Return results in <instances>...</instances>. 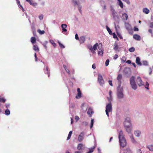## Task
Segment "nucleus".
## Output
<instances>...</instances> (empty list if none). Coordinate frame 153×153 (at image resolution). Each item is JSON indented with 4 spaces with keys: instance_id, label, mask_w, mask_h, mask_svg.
Listing matches in <instances>:
<instances>
[{
    "instance_id": "a19ab883",
    "label": "nucleus",
    "mask_w": 153,
    "mask_h": 153,
    "mask_svg": "<svg viewBox=\"0 0 153 153\" xmlns=\"http://www.w3.org/2000/svg\"><path fill=\"white\" fill-rule=\"evenodd\" d=\"M122 78V75L121 74H119L117 78V79L118 81L121 80Z\"/></svg>"
},
{
    "instance_id": "e2e57ef3",
    "label": "nucleus",
    "mask_w": 153,
    "mask_h": 153,
    "mask_svg": "<svg viewBox=\"0 0 153 153\" xmlns=\"http://www.w3.org/2000/svg\"><path fill=\"white\" fill-rule=\"evenodd\" d=\"M39 17L40 20H42L43 19V15H41L39 16Z\"/></svg>"
},
{
    "instance_id": "cd10ccee",
    "label": "nucleus",
    "mask_w": 153,
    "mask_h": 153,
    "mask_svg": "<svg viewBox=\"0 0 153 153\" xmlns=\"http://www.w3.org/2000/svg\"><path fill=\"white\" fill-rule=\"evenodd\" d=\"M31 29L33 33H35V27L34 26V24L33 23L31 25Z\"/></svg>"
},
{
    "instance_id": "680f3d73",
    "label": "nucleus",
    "mask_w": 153,
    "mask_h": 153,
    "mask_svg": "<svg viewBox=\"0 0 153 153\" xmlns=\"http://www.w3.org/2000/svg\"><path fill=\"white\" fill-rule=\"evenodd\" d=\"M10 104L9 103H6L5 104V107L7 109H8V108L10 107Z\"/></svg>"
},
{
    "instance_id": "aec40b11",
    "label": "nucleus",
    "mask_w": 153,
    "mask_h": 153,
    "mask_svg": "<svg viewBox=\"0 0 153 153\" xmlns=\"http://www.w3.org/2000/svg\"><path fill=\"white\" fill-rule=\"evenodd\" d=\"M130 137L131 140V142L134 144L137 143V142L136 140L134 139V137L133 136V134H131V135H130Z\"/></svg>"
},
{
    "instance_id": "473e14b6",
    "label": "nucleus",
    "mask_w": 153,
    "mask_h": 153,
    "mask_svg": "<svg viewBox=\"0 0 153 153\" xmlns=\"http://www.w3.org/2000/svg\"><path fill=\"white\" fill-rule=\"evenodd\" d=\"M95 147L94 146L92 147L89 148V151L88 152L89 153H91L93 152L94 149L95 148Z\"/></svg>"
},
{
    "instance_id": "4d7b16f0",
    "label": "nucleus",
    "mask_w": 153,
    "mask_h": 153,
    "mask_svg": "<svg viewBox=\"0 0 153 153\" xmlns=\"http://www.w3.org/2000/svg\"><path fill=\"white\" fill-rule=\"evenodd\" d=\"M119 5H120V7L121 8H123V2H122V1H120L119 2Z\"/></svg>"
},
{
    "instance_id": "c9c22d12",
    "label": "nucleus",
    "mask_w": 153,
    "mask_h": 153,
    "mask_svg": "<svg viewBox=\"0 0 153 153\" xmlns=\"http://www.w3.org/2000/svg\"><path fill=\"white\" fill-rule=\"evenodd\" d=\"M142 65L145 66H147L148 65V62L146 61L145 60L142 62Z\"/></svg>"
},
{
    "instance_id": "0eeeda50",
    "label": "nucleus",
    "mask_w": 153,
    "mask_h": 153,
    "mask_svg": "<svg viewBox=\"0 0 153 153\" xmlns=\"http://www.w3.org/2000/svg\"><path fill=\"white\" fill-rule=\"evenodd\" d=\"M112 105L111 103H108L106 105L105 111L112 112Z\"/></svg>"
},
{
    "instance_id": "20e7f679",
    "label": "nucleus",
    "mask_w": 153,
    "mask_h": 153,
    "mask_svg": "<svg viewBox=\"0 0 153 153\" xmlns=\"http://www.w3.org/2000/svg\"><path fill=\"white\" fill-rule=\"evenodd\" d=\"M130 82L132 88L134 90H136L137 88V86L135 80L134 76H131L130 78Z\"/></svg>"
},
{
    "instance_id": "3c124183",
    "label": "nucleus",
    "mask_w": 153,
    "mask_h": 153,
    "mask_svg": "<svg viewBox=\"0 0 153 153\" xmlns=\"http://www.w3.org/2000/svg\"><path fill=\"white\" fill-rule=\"evenodd\" d=\"M88 123L87 122L84 121L82 123V125L84 126H86L88 125Z\"/></svg>"
},
{
    "instance_id": "6e6552de",
    "label": "nucleus",
    "mask_w": 153,
    "mask_h": 153,
    "mask_svg": "<svg viewBox=\"0 0 153 153\" xmlns=\"http://www.w3.org/2000/svg\"><path fill=\"white\" fill-rule=\"evenodd\" d=\"M85 133L84 131L81 132L78 137V140L79 142L82 141L84 139Z\"/></svg>"
},
{
    "instance_id": "13d9d810",
    "label": "nucleus",
    "mask_w": 153,
    "mask_h": 153,
    "mask_svg": "<svg viewBox=\"0 0 153 153\" xmlns=\"http://www.w3.org/2000/svg\"><path fill=\"white\" fill-rule=\"evenodd\" d=\"M30 4L34 7H35L37 5V3H33L32 1L31 2V4Z\"/></svg>"
},
{
    "instance_id": "37998d69",
    "label": "nucleus",
    "mask_w": 153,
    "mask_h": 153,
    "mask_svg": "<svg viewBox=\"0 0 153 153\" xmlns=\"http://www.w3.org/2000/svg\"><path fill=\"white\" fill-rule=\"evenodd\" d=\"M135 50V48L133 47H131L128 49V51L131 52H134Z\"/></svg>"
},
{
    "instance_id": "5701e85b",
    "label": "nucleus",
    "mask_w": 153,
    "mask_h": 153,
    "mask_svg": "<svg viewBox=\"0 0 153 153\" xmlns=\"http://www.w3.org/2000/svg\"><path fill=\"white\" fill-rule=\"evenodd\" d=\"M45 74H48V76L49 77L50 76V70H48V67L47 66L45 70Z\"/></svg>"
},
{
    "instance_id": "f3484780",
    "label": "nucleus",
    "mask_w": 153,
    "mask_h": 153,
    "mask_svg": "<svg viewBox=\"0 0 153 153\" xmlns=\"http://www.w3.org/2000/svg\"><path fill=\"white\" fill-rule=\"evenodd\" d=\"M133 38L134 39L138 41H139L141 39L140 36L137 34H134L133 36Z\"/></svg>"
},
{
    "instance_id": "4be33fe9",
    "label": "nucleus",
    "mask_w": 153,
    "mask_h": 153,
    "mask_svg": "<svg viewBox=\"0 0 153 153\" xmlns=\"http://www.w3.org/2000/svg\"><path fill=\"white\" fill-rule=\"evenodd\" d=\"M141 134V132L140 131L137 130L135 131H134V134L137 137H139Z\"/></svg>"
},
{
    "instance_id": "f03ea898",
    "label": "nucleus",
    "mask_w": 153,
    "mask_h": 153,
    "mask_svg": "<svg viewBox=\"0 0 153 153\" xmlns=\"http://www.w3.org/2000/svg\"><path fill=\"white\" fill-rule=\"evenodd\" d=\"M71 1L74 6L78 8L79 12L81 14L82 6L81 5L79 0H71Z\"/></svg>"
},
{
    "instance_id": "09e8293b",
    "label": "nucleus",
    "mask_w": 153,
    "mask_h": 153,
    "mask_svg": "<svg viewBox=\"0 0 153 153\" xmlns=\"http://www.w3.org/2000/svg\"><path fill=\"white\" fill-rule=\"evenodd\" d=\"M6 99L4 98H0V102H5L6 101Z\"/></svg>"
},
{
    "instance_id": "603ef678",
    "label": "nucleus",
    "mask_w": 153,
    "mask_h": 153,
    "mask_svg": "<svg viewBox=\"0 0 153 153\" xmlns=\"http://www.w3.org/2000/svg\"><path fill=\"white\" fill-rule=\"evenodd\" d=\"M107 98L108 101L109 102L108 103H111V102L112 100V97H107Z\"/></svg>"
},
{
    "instance_id": "ddd939ff",
    "label": "nucleus",
    "mask_w": 153,
    "mask_h": 153,
    "mask_svg": "<svg viewBox=\"0 0 153 153\" xmlns=\"http://www.w3.org/2000/svg\"><path fill=\"white\" fill-rule=\"evenodd\" d=\"M77 95L76 96V99H79L81 97L82 93L80 91V89L79 88L77 89Z\"/></svg>"
},
{
    "instance_id": "6e6d98bb",
    "label": "nucleus",
    "mask_w": 153,
    "mask_h": 153,
    "mask_svg": "<svg viewBox=\"0 0 153 153\" xmlns=\"http://www.w3.org/2000/svg\"><path fill=\"white\" fill-rule=\"evenodd\" d=\"M149 83H148V82H146V86L145 87V88H146V89H147L148 90L149 89Z\"/></svg>"
},
{
    "instance_id": "c03bdc74",
    "label": "nucleus",
    "mask_w": 153,
    "mask_h": 153,
    "mask_svg": "<svg viewBox=\"0 0 153 153\" xmlns=\"http://www.w3.org/2000/svg\"><path fill=\"white\" fill-rule=\"evenodd\" d=\"M58 43L59 44V46L62 48H65V46L64 45L62 44L59 41H58Z\"/></svg>"
},
{
    "instance_id": "338daca9",
    "label": "nucleus",
    "mask_w": 153,
    "mask_h": 153,
    "mask_svg": "<svg viewBox=\"0 0 153 153\" xmlns=\"http://www.w3.org/2000/svg\"><path fill=\"white\" fill-rule=\"evenodd\" d=\"M134 30L135 31H138L139 30V29L137 27H134Z\"/></svg>"
},
{
    "instance_id": "7c9ffc66",
    "label": "nucleus",
    "mask_w": 153,
    "mask_h": 153,
    "mask_svg": "<svg viewBox=\"0 0 153 153\" xmlns=\"http://www.w3.org/2000/svg\"><path fill=\"white\" fill-rule=\"evenodd\" d=\"M36 39L35 37H32L31 38V42L32 44L35 43L36 42Z\"/></svg>"
},
{
    "instance_id": "bb28decb",
    "label": "nucleus",
    "mask_w": 153,
    "mask_h": 153,
    "mask_svg": "<svg viewBox=\"0 0 153 153\" xmlns=\"http://www.w3.org/2000/svg\"><path fill=\"white\" fill-rule=\"evenodd\" d=\"M122 16L123 17V19L125 20H127L128 19V15L126 13L122 14Z\"/></svg>"
},
{
    "instance_id": "a18cd8bd",
    "label": "nucleus",
    "mask_w": 153,
    "mask_h": 153,
    "mask_svg": "<svg viewBox=\"0 0 153 153\" xmlns=\"http://www.w3.org/2000/svg\"><path fill=\"white\" fill-rule=\"evenodd\" d=\"M118 86L117 88H123V87H121V84L122 83L121 80L118 81Z\"/></svg>"
},
{
    "instance_id": "69168bd1",
    "label": "nucleus",
    "mask_w": 153,
    "mask_h": 153,
    "mask_svg": "<svg viewBox=\"0 0 153 153\" xmlns=\"http://www.w3.org/2000/svg\"><path fill=\"white\" fill-rule=\"evenodd\" d=\"M123 1L126 2L128 4H129L130 2L128 0H123Z\"/></svg>"
},
{
    "instance_id": "c756f323",
    "label": "nucleus",
    "mask_w": 153,
    "mask_h": 153,
    "mask_svg": "<svg viewBox=\"0 0 153 153\" xmlns=\"http://www.w3.org/2000/svg\"><path fill=\"white\" fill-rule=\"evenodd\" d=\"M48 42L47 41H45L44 42L42 43V45L45 48V49L46 50L47 49V47L46 46V45L48 44Z\"/></svg>"
},
{
    "instance_id": "e433bc0d",
    "label": "nucleus",
    "mask_w": 153,
    "mask_h": 153,
    "mask_svg": "<svg viewBox=\"0 0 153 153\" xmlns=\"http://www.w3.org/2000/svg\"><path fill=\"white\" fill-rule=\"evenodd\" d=\"M83 144L82 143H79L78 144L77 149L78 150H80L82 149V147Z\"/></svg>"
},
{
    "instance_id": "5fc2aeb1",
    "label": "nucleus",
    "mask_w": 153,
    "mask_h": 153,
    "mask_svg": "<svg viewBox=\"0 0 153 153\" xmlns=\"http://www.w3.org/2000/svg\"><path fill=\"white\" fill-rule=\"evenodd\" d=\"M117 35L120 38V39H123V37L122 36H121V35L120 33H118V32H117Z\"/></svg>"
},
{
    "instance_id": "b1692460",
    "label": "nucleus",
    "mask_w": 153,
    "mask_h": 153,
    "mask_svg": "<svg viewBox=\"0 0 153 153\" xmlns=\"http://www.w3.org/2000/svg\"><path fill=\"white\" fill-rule=\"evenodd\" d=\"M143 11L146 14H148L149 12V10L147 8H145L143 9Z\"/></svg>"
},
{
    "instance_id": "72a5a7b5",
    "label": "nucleus",
    "mask_w": 153,
    "mask_h": 153,
    "mask_svg": "<svg viewBox=\"0 0 153 153\" xmlns=\"http://www.w3.org/2000/svg\"><path fill=\"white\" fill-rule=\"evenodd\" d=\"M33 49L36 51H39V49L38 47L34 45H33Z\"/></svg>"
},
{
    "instance_id": "412c9836",
    "label": "nucleus",
    "mask_w": 153,
    "mask_h": 153,
    "mask_svg": "<svg viewBox=\"0 0 153 153\" xmlns=\"http://www.w3.org/2000/svg\"><path fill=\"white\" fill-rule=\"evenodd\" d=\"M146 147L150 151H153V144L147 145Z\"/></svg>"
},
{
    "instance_id": "de8ad7c7",
    "label": "nucleus",
    "mask_w": 153,
    "mask_h": 153,
    "mask_svg": "<svg viewBox=\"0 0 153 153\" xmlns=\"http://www.w3.org/2000/svg\"><path fill=\"white\" fill-rule=\"evenodd\" d=\"M38 32L40 34H43L45 33V32L44 30H41L40 29H39L38 30Z\"/></svg>"
},
{
    "instance_id": "1a4fd4ad",
    "label": "nucleus",
    "mask_w": 153,
    "mask_h": 153,
    "mask_svg": "<svg viewBox=\"0 0 153 153\" xmlns=\"http://www.w3.org/2000/svg\"><path fill=\"white\" fill-rule=\"evenodd\" d=\"M136 82L139 86H140L143 85V81H142L140 77V76H138L136 79Z\"/></svg>"
},
{
    "instance_id": "49530a36",
    "label": "nucleus",
    "mask_w": 153,
    "mask_h": 153,
    "mask_svg": "<svg viewBox=\"0 0 153 153\" xmlns=\"http://www.w3.org/2000/svg\"><path fill=\"white\" fill-rule=\"evenodd\" d=\"M112 34L113 37L114 38L117 39L118 40H119L118 38L117 37L116 35L114 33H112Z\"/></svg>"
},
{
    "instance_id": "ea45409f",
    "label": "nucleus",
    "mask_w": 153,
    "mask_h": 153,
    "mask_svg": "<svg viewBox=\"0 0 153 153\" xmlns=\"http://www.w3.org/2000/svg\"><path fill=\"white\" fill-rule=\"evenodd\" d=\"M94 119H91V125L90 128H92L93 126L94 123Z\"/></svg>"
},
{
    "instance_id": "79ce46f5",
    "label": "nucleus",
    "mask_w": 153,
    "mask_h": 153,
    "mask_svg": "<svg viewBox=\"0 0 153 153\" xmlns=\"http://www.w3.org/2000/svg\"><path fill=\"white\" fill-rule=\"evenodd\" d=\"M49 41L54 47H55L56 46V45L53 40L51 39L49 40Z\"/></svg>"
},
{
    "instance_id": "f704fd0d",
    "label": "nucleus",
    "mask_w": 153,
    "mask_h": 153,
    "mask_svg": "<svg viewBox=\"0 0 153 153\" xmlns=\"http://www.w3.org/2000/svg\"><path fill=\"white\" fill-rule=\"evenodd\" d=\"M125 27L126 29L127 30L131 28L130 25L128 23H127L126 24V25L125 26Z\"/></svg>"
},
{
    "instance_id": "a211bd4d",
    "label": "nucleus",
    "mask_w": 153,
    "mask_h": 153,
    "mask_svg": "<svg viewBox=\"0 0 153 153\" xmlns=\"http://www.w3.org/2000/svg\"><path fill=\"white\" fill-rule=\"evenodd\" d=\"M114 46V47L113 48V49L114 51H119L118 50L119 48L118 47L117 43L116 42H115Z\"/></svg>"
},
{
    "instance_id": "774afa93",
    "label": "nucleus",
    "mask_w": 153,
    "mask_h": 153,
    "mask_svg": "<svg viewBox=\"0 0 153 153\" xmlns=\"http://www.w3.org/2000/svg\"><path fill=\"white\" fill-rule=\"evenodd\" d=\"M75 39L76 40L79 39V38L78 37V35L77 34V33L75 35Z\"/></svg>"
},
{
    "instance_id": "423d86ee",
    "label": "nucleus",
    "mask_w": 153,
    "mask_h": 153,
    "mask_svg": "<svg viewBox=\"0 0 153 153\" xmlns=\"http://www.w3.org/2000/svg\"><path fill=\"white\" fill-rule=\"evenodd\" d=\"M98 81L101 85H102L104 83L102 76L100 74L98 75Z\"/></svg>"
},
{
    "instance_id": "bf43d9fd",
    "label": "nucleus",
    "mask_w": 153,
    "mask_h": 153,
    "mask_svg": "<svg viewBox=\"0 0 153 153\" xmlns=\"http://www.w3.org/2000/svg\"><path fill=\"white\" fill-rule=\"evenodd\" d=\"M128 33L130 34H132L133 33V31L132 28H131L129 30H128Z\"/></svg>"
},
{
    "instance_id": "58836bf2",
    "label": "nucleus",
    "mask_w": 153,
    "mask_h": 153,
    "mask_svg": "<svg viewBox=\"0 0 153 153\" xmlns=\"http://www.w3.org/2000/svg\"><path fill=\"white\" fill-rule=\"evenodd\" d=\"M10 114V112L9 109H7L5 111V114L7 115H9Z\"/></svg>"
},
{
    "instance_id": "6ab92c4d",
    "label": "nucleus",
    "mask_w": 153,
    "mask_h": 153,
    "mask_svg": "<svg viewBox=\"0 0 153 153\" xmlns=\"http://www.w3.org/2000/svg\"><path fill=\"white\" fill-rule=\"evenodd\" d=\"M79 40L80 42V43H83L84 42L85 40V38L84 36H82L80 37Z\"/></svg>"
},
{
    "instance_id": "2f4dec72",
    "label": "nucleus",
    "mask_w": 153,
    "mask_h": 153,
    "mask_svg": "<svg viewBox=\"0 0 153 153\" xmlns=\"http://www.w3.org/2000/svg\"><path fill=\"white\" fill-rule=\"evenodd\" d=\"M103 49L98 50V54L100 55L101 56H102L103 55Z\"/></svg>"
},
{
    "instance_id": "4468645a",
    "label": "nucleus",
    "mask_w": 153,
    "mask_h": 153,
    "mask_svg": "<svg viewBox=\"0 0 153 153\" xmlns=\"http://www.w3.org/2000/svg\"><path fill=\"white\" fill-rule=\"evenodd\" d=\"M67 26L65 24H62L61 25V27L62 29V32L63 33H64L67 31V29L66 28L67 27Z\"/></svg>"
},
{
    "instance_id": "393cba45",
    "label": "nucleus",
    "mask_w": 153,
    "mask_h": 153,
    "mask_svg": "<svg viewBox=\"0 0 153 153\" xmlns=\"http://www.w3.org/2000/svg\"><path fill=\"white\" fill-rule=\"evenodd\" d=\"M124 127H126V126H132L131 123H126V122H124Z\"/></svg>"
},
{
    "instance_id": "dca6fc26",
    "label": "nucleus",
    "mask_w": 153,
    "mask_h": 153,
    "mask_svg": "<svg viewBox=\"0 0 153 153\" xmlns=\"http://www.w3.org/2000/svg\"><path fill=\"white\" fill-rule=\"evenodd\" d=\"M136 63L139 66H141L142 65V62H140V59L139 57H136Z\"/></svg>"
},
{
    "instance_id": "9b49d317",
    "label": "nucleus",
    "mask_w": 153,
    "mask_h": 153,
    "mask_svg": "<svg viewBox=\"0 0 153 153\" xmlns=\"http://www.w3.org/2000/svg\"><path fill=\"white\" fill-rule=\"evenodd\" d=\"M124 127L126 130V131L128 134H130V135H131V134H132L131 133V131L132 129V126H126V127Z\"/></svg>"
},
{
    "instance_id": "052dcab7",
    "label": "nucleus",
    "mask_w": 153,
    "mask_h": 153,
    "mask_svg": "<svg viewBox=\"0 0 153 153\" xmlns=\"http://www.w3.org/2000/svg\"><path fill=\"white\" fill-rule=\"evenodd\" d=\"M100 3L101 4V6H102L103 5L105 4V2L103 0L100 1Z\"/></svg>"
},
{
    "instance_id": "f8f14e48",
    "label": "nucleus",
    "mask_w": 153,
    "mask_h": 153,
    "mask_svg": "<svg viewBox=\"0 0 153 153\" xmlns=\"http://www.w3.org/2000/svg\"><path fill=\"white\" fill-rule=\"evenodd\" d=\"M99 45V44L98 43H96L92 47V46H91L90 47H89V49L92 52L93 51V50L94 51H96L97 48V47Z\"/></svg>"
},
{
    "instance_id": "4c0bfd02",
    "label": "nucleus",
    "mask_w": 153,
    "mask_h": 153,
    "mask_svg": "<svg viewBox=\"0 0 153 153\" xmlns=\"http://www.w3.org/2000/svg\"><path fill=\"white\" fill-rule=\"evenodd\" d=\"M124 122H126V123H131L130 118L129 117H126L125 119V120Z\"/></svg>"
},
{
    "instance_id": "2eb2a0df",
    "label": "nucleus",
    "mask_w": 153,
    "mask_h": 153,
    "mask_svg": "<svg viewBox=\"0 0 153 153\" xmlns=\"http://www.w3.org/2000/svg\"><path fill=\"white\" fill-rule=\"evenodd\" d=\"M94 113L92 109L91 108H89L87 111V114L89 115V116L90 117H91V115Z\"/></svg>"
},
{
    "instance_id": "7ed1b4c3",
    "label": "nucleus",
    "mask_w": 153,
    "mask_h": 153,
    "mask_svg": "<svg viewBox=\"0 0 153 153\" xmlns=\"http://www.w3.org/2000/svg\"><path fill=\"white\" fill-rule=\"evenodd\" d=\"M117 96L119 99H122L124 97L123 90V88H117Z\"/></svg>"
},
{
    "instance_id": "9d476101",
    "label": "nucleus",
    "mask_w": 153,
    "mask_h": 153,
    "mask_svg": "<svg viewBox=\"0 0 153 153\" xmlns=\"http://www.w3.org/2000/svg\"><path fill=\"white\" fill-rule=\"evenodd\" d=\"M124 73L126 76H129L130 74V69L129 68H125L124 70Z\"/></svg>"
},
{
    "instance_id": "8fccbe9b",
    "label": "nucleus",
    "mask_w": 153,
    "mask_h": 153,
    "mask_svg": "<svg viewBox=\"0 0 153 153\" xmlns=\"http://www.w3.org/2000/svg\"><path fill=\"white\" fill-rule=\"evenodd\" d=\"M102 44L101 43H100L99 44V45L98 46L99 50L103 49L102 48Z\"/></svg>"
},
{
    "instance_id": "c85d7f7f",
    "label": "nucleus",
    "mask_w": 153,
    "mask_h": 153,
    "mask_svg": "<svg viewBox=\"0 0 153 153\" xmlns=\"http://www.w3.org/2000/svg\"><path fill=\"white\" fill-rule=\"evenodd\" d=\"M106 29L110 35H111L112 32L111 29L107 26H106Z\"/></svg>"
},
{
    "instance_id": "864d4df0",
    "label": "nucleus",
    "mask_w": 153,
    "mask_h": 153,
    "mask_svg": "<svg viewBox=\"0 0 153 153\" xmlns=\"http://www.w3.org/2000/svg\"><path fill=\"white\" fill-rule=\"evenodd\" d=\"M109 59H107L105 62V66H107L108 65L109 63Z\"/></svg>"
},
{
    "instance_id": "39448f33",
    "label": "nucleus",
    "mask_w": 153,
    "mask_h": 153,
    "mask_svg": "<svg viewBox=\"0 0 153 153\" xmlns=\"http://www.w3.org/2000/svg\"><path fill=\"white\" fill-rule=\"evenodd\" d=\"M111 11L112 13V15L113 18L115 20H117L119 19V16L118 15H117V13L115 11L114 9L112 7L111 8Z\"/></svg>"
},
{
    "instance_id": "f257e3e1",
    "label": "nucleus",
    "mask_w": 153,
    "mask_h": 153,
    "mask_svg": "<svg viewBox=\"0 0 153 153\" xmlns=\"http://www.w3.org/2000/svg\"><path fill=\"white\" fill-rule=\"evenodd\" d=\"M118 138L120 147H124L126 145V142L122 130H120Z\"/></svg>"
},
{
    "instance_id": "a878e982",
    "label": "nucleus",
    "mask_w": 153,
    "mask_h": 153,
    "mask_svg": "<svg viewBox=\"0 0 153 153\" xmlns=\"http://www.w3.org/2000/svg\"><path fill=\"white\" fill-rule=\"evenodd\" d=\"M63 67L66 71L68 74L69 76H70V73L69 70L67 68L66 66L65 65H63Z\"/></svg>"
},
{
    "instance_id": "0e129e2a",
    "label": "nucleus",
    "mask_w": 153,
    "mask_h": 153,
    "mask_svg": "<svg viewBox=\"0 0 153 153\" xmlns=\"http://www.w3.org/2000/svg\"><path fill=\"white\" fill-rule=\"evenodd\" d=\"M118 57V55L117 54H115L113 57V59L115 60H116Z\"/></svg>"
}]
</instances>
